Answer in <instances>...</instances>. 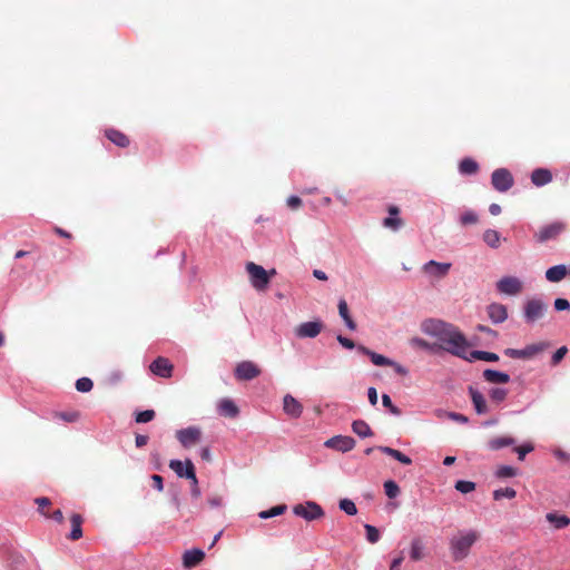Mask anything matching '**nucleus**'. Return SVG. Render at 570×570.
<instances>
[{"label":"nucleus","mask_w":570,"mask_h":570,"mask_svg":"<svg viewBox=\"0 0 570 570\" xmlns=\"http://www.w3.org/2000/svg\"><path fill=\"white\" fill-rule=\"evenodd\" d=\"M423 331L436 337L442 350L458 357H465L469 343L456 326L440 320H429L423 323Z\"/></svg>","instance_id":"obj_1"},{"label":"nucleus","mask_w":570,"mask_h":570,"mask_svg":"<svg viewBox=\"0 0 570 570\" xmlns=\"http://www.w3.org/2000/svg\"><path fill=\"white\" fill-rule=\"evenodd\" d=\"M480 539V533L475 530L460 531L450 540V551L454 561L465 559L471 547Z\"/></svg>","instance_id":"obj_2"},{"label":"nucleus","mask_w":570,"mask_h":570,"mask_svg":"<svg viewBox=\"0 0 570 570\" xmlns=\"http://www.w3.org/2000/svg\"><path fill=\"white\" fill-rule=\"evenodd\" d=\"M246 271L253 287L257 291H265L269 284V274L261 265L253 262L246 264Z\"/></svg>","instance_id":"obj_3"},{"label":"nucleus","mask_w":570,"mask_h":570,"mask_svg":"<svg viewBox=\"0 0 570 570\" xmlns=\"http://www.w3.org/2000/svg\"><path fill=\"white\" fill-rule=\"evenodd\" d=\"M549 347V343L547 342H540L537 344H530L527 345L522 350L517 348H507L504 351V354L511 358H532L533 356L538 355L539 353L543 352Z\"/></svg>","instance_id":"obj_4"},{"label":"nucleus","mask_w":570,"mask_h":570,"mask_svg":"<svg viewBox=\"0 0 570 570\" xmlns=\"http://www.w3.org/2000/svg\"><path fill=\"white\" fill-rule=\"evenodd\" d=\"M293 512L306 521L317 520L324 515L322 507L313 501H307L305 504H296L293 508Z\"/></svg>","instance_id":"obj_5"},{"label":"nucleus","mask_w":570,"mask_h":570,"mask_svg":"<svg viewBox=\"0 0 570 570\" xmlns=\"http://www.w3.org/2000/svg\"><path fill=\"white\" fill-rule=\"evenodd\" d=\"M491 184L495 190L505 193L513 186L514 179L507 168H499L492 173Z\"/></svg>","instance_id":"obj_6"},{"label":"nucleus","mask_w":570,"mask_h":570,"mask_svg":"<svg viewBox=\"0 0 570 570\" xmlns=\"http://www.w3.org/2000/svg\"><path fill=\"white\" fill-rule=\"evenodd\" d=\"M567 228V225L562 222H554L549 225H546L539 229L534 234V238L539 243H546L551 239H556L560 234H562Z\"/></svg>","instance_id":"obj_7"},{"label":"nucleus","mask_w":570,"mask_h":570,"mask_svg":"<svg viewBox=\"0 0 570 570\" xmlns=\"http://www.w3.org/2000/svg\"><path fill=\"white\" fill-rule=\"evenodd\" d=\"M262 370L252 361H243L235 367L234 374L238 381H250L259 376Z\"/></svg>","instance_id":"obj_8"},{"label":"nucleus","mask_w":570,"mask_h":570,"mask_svg":"<svg viewBox=\"0 0 570 570\" xmlns=\"http://www.w3.org/2000/svg\"><path fill=\"white\" fill-rule=\"evenodd\" d=\"M169 468L179 476L190 480L196 483L195 466L190 460L181 462L179 460H170Z\"/></svg>","instance_id":"obj_9"},{"label":"nucleus","mask_w":570,"mask_h":570,"mask_svg":"<svg viewBox=\"0 0 570 570\" xmlns=\"http://www.w3.org/2000/svg\"><path fill=\"white\" fill-rule=\"evenodd\" d=\"M324 328L322 321L305 322L295 327L294 333L298 338H314Z\"/></svg>","instance_id":"obj_10"},{"label":"nucleus","mask_w":570,"mask_h":570,"mask_svg":"<svg viewBox=\"0 0 570 570\" xmlns=\"http://www.w3.org/2000/svg\"><path fill=\"white\" fill-rule=\"evenodd\" d=\"M176 438L184 448H190L200 441L202 430L196 426L181 429L177 431Z\"/></svg>","instance_id":"obj_11"},{"label":"nucleus","mask_w":570,"mask_h":570,"mask_svg":"<svg viewBox=\"0 0 570 570\" xmlns=\"http://www.w3.org/2000/svg\"><path fill=\"white\" fill-rule=\"evenodd\" d=\"M547 309V305L537 298L527 302L524 307V317L527 322H535L541 318Z\"/></svg>","instance_id":"obj_12"},{"label":"nucleus","mask_w":570,"mask_h":570,"mask_svg":"<svg viewBox=\"0 0 570 570\" xmlns=\"http://www.w3.org/2000/svg\"><path fill=\"white\" fill-rule=\"evenodd\" d=\"M497 288L502 294L517 295L522 291V282L514 276H505L497 283Z\"/></svg>","instance_id":"obj_13"},{"label":"nucleus","mask_w":570,"mask_h":570,"mask_svg":"<svg viewBox=\"0 0 570 570\" xmlns=\"http://www.w3.org/2000/svg\"><path fill=\"white\" fill-rule=\"evenodd\" d=\"M324 445L340 452H348L354 449L355 440L346 435H336L328 439Z\"/></svg>","instance_id":"obj_14"},{"label":"nucleus","mask_w":570,"mask_h":570,"mask_svg":"<svg viewBox=\"0 0 570 570\" xmlns=\"http://www.w3.org/2000/svg\"><path fill=\"white\" fill-rule=\"evenodd\" d=\"M150 371L160 377L168 379L173 374V364L166 357L158 356L150 365Z\"/></svg>","instance_id":"obj_15"},{"label":"nucleus","mask_w":570,"mask_h":570,"mask_svg":"<svg viewBox=\"0 0 570 570\" xmlns=\"http://www.w3.org/2000/svg\"><path fill=\"white\" fill-rule=\"evenodd\" d=\"M489 318L494 324L503 323L508 318V309L503 304L492 303L487 307Z\"/></svg>","instance_id":"obj_16"},{"label":"nucleus","mask_w":570,"mask_h":570,"mask_svg":"<svg viewBox=\"0 0 570 570\" xmlns=\"http://www.w3.org/2000/svg\"><path fill=\"white\" fill-rule=\"evenodd\" d=\"M451 268V263L430 261L423 266V271L434 277H444Z\"/></svg>","instance_id":"obj_17"},{"label":"nucleus","mask_w":570,"mask_h":570,"mask_svg":"<svg viewBox=\"0 0 570 570\" xmlns=\"http://www.w3.org/2000/svg\"><path fill=\"white\" fill-rule=\"evenodd\" d=\"M284 412L292 417H299L303 413V405L291 394L284 396L283 400Z\"/></svg>","instance_id":"obj_18"},{"label":"nucleus","mask_w":570,"mask_h":570,"mask_svg":"<svg viewBox=\"0 0 570 570\" xmlns=\"http://www.w3.org/2000/svg\"><path fill=\"white\" fill-rule=\"evenodd\" d=\"M469 394L471 396L475 412L478 414H485L488 412V405L483 394L473 386H469Z\"/></svg>","instance_id":"obj_19"},{"label":"nucleus","mask_w":570,"mask_h":570,"mask_svg":"<svg viewBox=\"0 0 570 570\" xmlns=\"http://www.w3.org/2000/svg\"><path fill=\"white\" fill-rule=\"evenodd\" d=\"M357 351L360 353L368 356L371 358L372 363L376 366H387L389 364H392L391 358H389L384 355L377 354V353L371 351L370 348H367L366 346L358 345Z\"/></svg>","instance_id":"obj_20"},{"label":"nucleus","mask_w":570,"mask_h":570,"mask_svg":"<svg viewBox=\"0 0 570 570\" xmlns=\"http://www.w3.org/2000/svg\"><path fill=\"white\" fill-rule=\"evenodd\" d=\"M205 553L200 549L188 550L183 556V563L186 568H194L203 561Z\"/></svg>","instance_id":"obj_21"},{"label":"nucleus","mask_w":570,"mask_h":570,"mask_svg":"<svg viewBox=\"0 0 570 570\" xmlns=\"http://www.w3.org/2000/svg\"><path fill=\"white\" fill-rule=\"evenodd\" d=\"M568 273H570V268L568 269L566 265H556L547 269L546 278L551 283H558L562 281Z\"/></svg>","instance_id":"obj_22"},{"label":"nucleus","mask_w":570,"mask_h":570,"mask_svg":"<svg viewBox=\"0 0 570 570\" xmlns=\"http://www.w3.org/2000/svg\"><path fill=\"white\" fill-rule=\"evenodd\" d=\"M552 180V174L547 168H537L531 174V181L533 185L541 187Z\"/></svg>","instance_id":"obj_23"},{"label":"nucleus","mask_w":570,"mask_h":570,"mask_svg":"<svg viewBox=\"0 0 570 570\" xmlns=\"http://www.w3.org/2000/svg\"><path fill=\"white\" fill-rule=\"evenodd\" d=\"M483 377L487 382L492 384H507L510 382V375L495 370L487 368L483 372Z\"/></svg>","instance_id":"obj_24"},{"label":"nucleus","mask_w":570,"mask_h":570,"mask_svg":"<svg viewBox=\"0 0 570 570\" xmlns=\"http://www.w3.org/2000/svg\"><path fill=\"white\" fill-rule=\"evenodd\" d=\"M70 523H71V531L68 535V539L71 541H77L82 537V523L83 519L80 514L73 513L70 517Z\"/></svg>","instance_id":"obj_25"},{"label":"nucleus","mask_w":570,"mask_h":570,"mask_svg":"<svg viewBox=\"0 0 570 570\" xmlns=\"http://www.w3.org/2000/svg\"><path fill=\"white\" fill-rule=\"evenodd\" d=\"M219 414L225 417H236L239 413L237 405L229 399H223L218 403Z\"/></svg>","instance_id":"obj_26"},{"label":"nucleus","mask_w":570,"mask_h":570,"mask_svg":"<svg viewBox=\"0 0 570 570\" xmlns=\"http://www.w3.org/2000/svg\"><path fill=\"white\" fill-rule=\"evenodd\" d=\"M105 136L118 147H127L129 145V138L121 131L109 128L105 130Z\"/></svg>","instance_id":"obj_27"},{"label":"nucleus","mask_w":570,"mask_h":570,"mask_svg":"<svg viewBox=\"0 0 570 570\" xmlns=\"http://www.w3.org/2000/svg\"><path fill=\"white\" fill-rule=\"evenodd\" d=\"M464 360L472 362L475 360L485 361V362H498L499 355L492 352L487 351H472L469 355L465 354Z\"/></svg>","instance_id":"obj_28"},{"label":"nucleus","mask_w":570,"mask_h":570,"mask_svg":"<svg viewBox=\"0 0 570 570\" xmlns=\"http://www.w3.org/2000/svg\"><path fill=\"white\" fill-rule=\"evenodd\" d=\"M515 443V439L511 436H497L488 442V448L492 451L500 450L505 446L513 445Z\"/></svg>","instance_id":"obj_29"},{"label":"nucleus","mask_w":570,"mask_h":570,"mask_svg":"<svg viewBox=\"0 0 570 570\" xmlns=\"http://www.w3.org/2000/svg\"><path fill=\"white\" fill-rule=\"evenodd\" d=\"M352 430L355 434L361 438H368L373 435V431L370 425L363 420H356L352 423Z\"/></svg>","instance_id":"obj_30"},{"label":"nucleus","mask_w":570,"mask_h":570,"mask_svg":"<svg viewBox=\"0 0 570 570\" xmlns=\"http://www.w3.org/2000/svg\"><path fill=\"white\" fill-rule=\"evenodd\" d=\"M459 169L463 175H473L478 171L479 165L472 158H464L461 160Z\"/></svg>","instance_id":"obj_31"},{"label":"nucleus","mask_w":570,"mask_h":570,"mask_svg":"<svg viewBox=\"0 0 570 570\" xmlns=\"http://www.w3.org/2000/svg\"><path fill=\"white\" fill-rule=\"evenodd\" d=\"M500 234L494 229H487L483 233L484 243L491 248H498L500 246Z\"/></svg>","instance_id":"obj_32"},{"label":"nucleus","mask_w":570,"mask_h":570,"mask_svg":"<svg viewBox=\"0 0 570 570\" xmlns=\"http://www.w3.org/2000/svg\"><path fill=\"white\" fill-rule=\"evenodd\" d=\"M547 520L553 524L556 529H563L570 524V519L567 515H558L556 513H548Z\"/></svg>","instance_id":"obj_33"},{"label":"nucleus","mask_w":570,"mask_h":570,"mask_svg":"<svg viewBox=\"0 0 570 570\" xmlns=\"http://www.w3.org/2000/svg\"><path fill=\"white\" fill-rule=\"evenodd\" d=\"M286 509H287L286 504L275 505L268 510L261 511L258 513V517L261 519H269L273 517L282 515L286 511Z\"/></svg>","instance_id":"obj_34"},{"label":"nucleus","mask_w":570,"mask_h":570,"mask_svg":"<svg viewBox=\"0 0 570 570\" xmlns=\"http://www.w3.org/2000/svg\"><path fill=\"white\" fill-rule=\"evenodd\" d=\"M410 556L414 561L421 560L423 558V546L420 539L412 541Z\"/></svg>","instance_id":"obj_35"},{"label":"nucleus","mask_w":570,"mask_h":570,"mask_svg":"<svg viewBox=\"0 0 570 570\" xmlns=\"http://www.w3.org/2000/svg\"><path fill=\"white\" fill-rule=\"evenodd\" d=\"M455 490L461 493H470L475 490V483L472 481L459 480L454 485Z\"/></svg>","instance_id":"obj_36"},{"label":"nucleus","mask_w":570,"mask_h":570,"mask_svg":"<svg viewBox=\"0 0 570 570\" xmlns=\"http://www.w3.org/2000/svg\"><path fill=\"white\" fill-rule=\"evenodd\" d=\"M517 492L512 488H502L498 489L493 492V499L494 500H501L503 498L513 499L515 498Z\"/></svg>","instance_id":"obj_37"},{"label":"nucleus","mask_w":570,"mask_h":570,"mask_svg":"<svg viewBox=\"0 0 570 570\" xmlns=\"http://www.w3.org/2000/svg\"><path fill=\"white\" fill-rule=\"evenodd\" d=\"M384 491L390 499H394L400 494L399 485L392 480L384 482Z\"/></svg>","instance_id":"obj_38"},{"label":"nucleus","mask_w":570,"mask_h":570,"mask_svg":"<svg viewBox=\"0 0 570 570\" xmlns=\"http://www.w3.org/2000/svg\"><path fill=\"white\" fill-rule=\"evenodd\" d=\"M340 509L348 515H355L357 513L355 503L350 499H342L340 501Z\"/></svg>","instance_id":"obj_39"},{"label":"nucleus","mask_w":570,"mask_h":570,"mask_svg":"<svg viewBox=\"0 0 570 570\" xmlns=\"http://www.w3.org/2000/svg\"><path fill=\"white\" fill-rule=\"evenodd\" d=\"M383 226L392 230H397L403 226V220L399 217L390 216L384 218Z\"/></svg>","instance_id":"obj_40"},{"label":"nucleus","mask_w":570,"mask_h":570,"mask_svg":"<svg viewBox=\"0 0 570 570\" xmlns=\"http://www.w3.org/2000/svg\"><path fill=\"white\" fill-rule=\"evenodd\" d=\"M508 391L502 387H494L490 391V399L493 402L500 403L507 399Z\"/></svg>","instance_id":"obj_41"},{"label":"nucleus","mask_w":570,"mask_h":570,"mask_svg":"<svg viewBox=\"0 0 570 570\" xmlns=\"http://www.w3.org/2000/svg\"><path fill=\"white\" fill-rule=\"evenodd\" d=\"M94 387V383L88 377H81L79 380H77L76 382V389L77 391L79 392H90Z\"/></svg>","instance_id":"obj_42"},{"label":"nucleus","mask_w":570,"mask_h":570,"mask_svg":"<svg viewBox=\"0 0 570 570\" xmlns=\"http://www.w3.org/2000/svg\"><path fill=\"white\" fill-rule=\"evenodd\" d=\"M533 449L534 446L532 443H524L522 445L515 446L513 451L518 454V459L522 461L528 453L533 451Z\"/></svg>","instance_id":"obj_43"},{"label":"nucleus","mask_w":570,"mask_h":570,"mask_svg":"<svg viewBox=\"0 0 570 570\" xmlns=\"http://www.w3.org/2000/svg\"><path fill=\"white\" fill-rule=\"evenodd\" d=\"M156 413L154 410H145L136 414V422L137 423H147L154 420Z\"/></svg>","instance_id":"obj_44"},{"label":"nucleus","mask_w":570,"mask_h":570,"mask_svg":"<svg viewBox=\"0 0 570 570\" xmlns=\"http://www.w3.org/2000/svg\"><path fill=\"white\" fill-rule=\"evenodd\" d=\"M495 475L501 479L512 478V476L517 475V470L510 465H501L497 470Z\"/></svg>","instance_id":"obj_45"},{"label":"nucleus","mask_w":570,"mask_h":570,"mask_svg":"<svg viewBox=\"0 0 570 570\" xmlns=\"http://www.w3.org/2000/svg\"><path fill=\"white\" fill-rule=\"evenodd\" d=\"M364 528L366 531V538H367L368 542L376 543L380 539L379 530L374 525H371V524H365Z\"/></svg>","instance_id":"obj_46"},{"label":"nucleus","mask_w":570,"mask_h":570,"mask_svg":"<svg viewBox=\"0 0 570 570\" xmlns=\"http://www.w3.org/2000/svg\"><path fill=\"white\" fill-rule=\"evenodd\" d=\"M382 404H383V406L387 407L392 414H394V415L401 414V410L392 403L390 395H387V394L382 395Z\"/></svg>","instance_id":"obj_47"},{"label":"nucleus","mask_w":570,"mask_h":570,"mask_svg":"<svg viewBox=\"0 0 570 570\" xmlns=\"http://www.w3.org/2000/svg\"><path fill=\"white\" fill-rule=\"evenodd\" d=\"M56 417H59L66 422H76L79 420L80 414L76 411L73 412H58L55 414Z\"/></svg>","instance_id":"obj_48"},{"label":"nucleus","mask_w":570,"mask_h":570,"mask_svg":"<svg viewBox=\"0 0 570 570\" xmlns=\"http://www.w3.org/2000/svg\"><path fill=\"white\" fill-rule=\"evenodd\" d=\"M460 222L462 225L475 224L478 222V215L472 210H468L464 214H462V216L460 217Z\"/></svg>","instance_id":"obj_49"},{"label":"nucleus","mask_w":570,"mask_h":570,"mask_svg":"<svg viewBox=\"0 0 570 570\" xmlns=\"http://www.w3.org/2000/svg\"><path fill=\"white\" fill-rule=\"evenodd\" d=\"M567 353H568L567 346L559 347L552 355L551 365H553V366L558 365L563 360V357L567 355Z\"/></svg>","instance_id":"obj_50"},{"label":"nucleus","mask_w":570,"mask_h":570,"mask_svg":"<svg viewBox=\"0 0 570 570\" xmlns=\"http://www.w3.org/2000/svg\"><path fill=\"white\" fill-rule=\"evenodd\" d=\"M36 503L38 504L39 511L45 517H49V514L45 511V508L49 507L51 504V501L48 498H46V497H41V498H37L36 499Z\"/></svg>","instance_id":"obj_51"},{"label":"nucleus","mask_w":570,"mask_h":570,"mask_svg":"<svg viewBox=\"0 0 570 570\" xmlns=\"http://www.w3.org/2000/svg\"><path fill=\"white\" fill-rule=\"evenodd\" d=\"M377 449L381 452H383L384 454H387V455L392 456L393 459H395L397 461H399V458H401L402 454H403L401 451L392 449L390 446H379Z\"/></svg>","instance_id":"obj_52"},{"label":"nucleus","mask_w":570,"mask_h":570,"mask_svg":"<svg viewBox=\"0 0 570 570\" xmlns=\"http://www.w3.org/2000/svg\"><path fill=\"white\" fill-rule=\"evenodd\" d=\"M554 308L557 311H569L570 309V303L566 298H557L554 301Z\"/></svg>","instance_id":"obj_53"},{"label":"nucleus","mask_w":570,"mask_h":570,"mask_svg":"<svg viewBox=\"0 0 570 570\" xmlns=\"http://www.w3.org/2000/svg\"><path fill=\"white\" fill-rule=\"evenodd\" d=\"M387 366H391L393 367V370L395 371L396 374L401 375V376H406L409 374V371L406 367H404L403 365H401L400 363H396L392 360V364H389Z\"/></svg>","instance_id":"obj_54"},{"label":"nucleus","mask_w":570,"mask_h":570,"mask_svg":"<svg viewBox=\"0 0 570 570\" xmlns=\"http://www.w3.org/2000/svg\"><path fill=\"white\" fill-rule=\"evenodd\" d=\"M336 338L338 343L345 348L352 350L355 347V343L351 338H347L343 335H337Z\"/></svg>","instance_id":"obj_55"},{"label":"nucleus","mask_w":570,"mask_h":570,"mask_svg":"<svg viewBox=\"0 0 570 570\" xmlns=\"http://www.w3.org/2000/svg\"><path fill=\"white\" fill-rule=\"evenodd\" d=\"M338 313L342 318H346V317L351 316L348 313V306H347V303L345 299H341L338 302Z\"/></svg>","instance_id":"obj_56"},{"label":"nucleus","mask_w":570,"mask_h":570,"mask_svg":"<svg viewBox=\"0 0 570 570\" xmlns=\"http://www.w3.org/2000/svg\"><path fill=\"white\" fill-rule=\"evenodd\" d=\"M153 485L156 490L161 492L164 490V480L159 474L151 475Z\"/></svg>","instance_id":"obj_57"},{"label":"nucleus","mask_w":570,"mask_h":570,"mask_svg":"<svg viewBox=\"0 0 570 570\" xmlns=\"http://www.w3.org/2000/svg\"><path fill=\"white\" fill-rule=\"evenodd\" d=\"M302 205V199L297 196H291L287 198V206L291 209H297Z\"/></svg>","instance_id":"obj_58"},{"label":"nucleus","mask_w":570,"mask_h":570,"mask_svg":"<svg viewBox=\"0 0 570 570\" xmlns=\"http://www.w3.org/2000/svg\"><path fill=\"white\" fill-rule=\"evenodd\" d=\"M411 342H412V345H414L416 347L424 348V350L431 348L430 343L423 338L415 337Z\"/></svg>","instance_id":"obj_59"},{"label":"nucleus","mask_w":570,"mask_h":570,"mask_svg":"<svg viewBox=\"0 0 570 570\" xmlns=\"http://www.w3.org/2000/svg\"><path fill=\"white\" fill-rule=\"evenodd\" d=\"M149 438L147 435L137 434L135 438V443L137 448H142L148 443Z\"/></svg>","instance_id":"obj_60"},{"label":"nucleus","mask_w":570,"mask_h":570,"mask_svg":"<svg viewBox=\"0 0 570 570\" xmlns=\"http://www.w3.org/2000/svg\"><path fill=\"white\" fill-rule=\"evenodd\" d=\"M368 401L372 405L377 403V392L375 387H370L367 391Z\"/></svg>","instance_id":"obj_61"},{"label":"nucleus","mask_w":570,"mask_h":570,"mask_svg":"<svg viewBox=\"0 0 570 570\" xmlns=\"http://www.w3.org/2000/svg\"><path fill=\"white\" fill-rule=\"evenodd\" d=\"M450 417L459 423H466L468 422V417L463 414H460V413H450Z\"/></svg>","instance_id":"obj_62"},{"label":"nucleus","mask_w":570,"mask_h":570,"mask_svg":"<svg viewBox=\"0 0 570 570\" xmlns=\"http://www.w3.org/2000/svg\"><path fill=\"white\" fill-rule=\"evenodd\" d=\"M48 518L53 519V520H55V521H57L58 523H62V522H63V514H62L61 510H59V509H58V510H55V511L52 512V514H49V517H48Z\"/></svg>","instance_id":"obj_63"},{"label":"nucleus","mask_w":570,"mask_h":570,"mask_svg":"<svg viewBox=\"0 0 570 570\" xmlns=\"http://www.w3.org/2000/svg\"><path fill=\"white\" fill-rule=\"evenodd\" d=\"M403 561V557L400 556L399 558L394 559L391 563L390 570H400V566Z\"/></svg>","instance_id":"obj_64"}]
</instances>
